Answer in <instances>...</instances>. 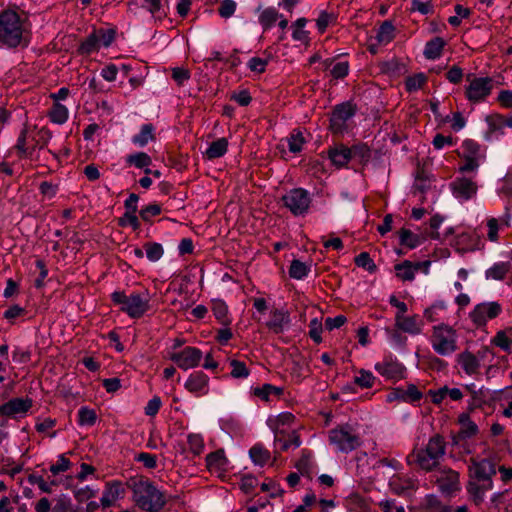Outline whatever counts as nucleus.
Returning a JSON list of instances; mask_svg holds the SVG:
<instances>
[{
  "label": "nucleus",
  "mask_w": 512,
  "mask_h": 512,
  "mask_svg": "<svg viewBox=\"0 0 512 512\" xmlns=\"http://www.w3.org/2000/svg\"><path fill=\"white\" fill-rule=\"evenodd\" d=\"M407 459L410 464H416L426 471H431L438 464V460L432 457L431 454L426 453L425 449L414 450L408 455Z\"/></svg>",
  "instance_id": "23"
},
{
  "label": "nucleus",
  "mask_w": 512,
  "mask_h": 512,
  "mask_svg": "<svg viewBox=\"0 0 512 512\" xmlns=\"http://www.w3.org/2000/svg\"><path fill=\"white\" fill-rule=\"evenodd\" d=\"M400 243L409 248H415L420 244V237L408 229H401L399 232Z\"/></svg>",
  "instance_id": "50"
},
{
  "label": "nucleus",
  "mask_w": 512,
  "mask_h": 512,
  "mask_svg": "<svg viewBox=\"0 0 512 512\" xmlns=\"http://www.w3.org/2000/svg\"><path fill=\"white\" fill-rule=\"evenodd\" d=\"M457 363L461 369L469 376L475 375L479 372L480 361L471 352L465 351L457 356Z\"/></svg>",
  "instance_id": "26"
},
{
  "label": "nucleus",
  "mask_w": 512,
  "mask_h": 512,
  "mask_svg": "<svg viewBox=\"0 0 512 512\" xmlns=\"http://www.w3.org/2000/svg\"><path fill=\"white\" fill-rule=\"evenodd\" d=\"M29 132L27 130H23L18 138L16 148L22 153L27 154L31 149L36 148L37 146L42 148L52 137L51 132L46 128H41L36 131L35 137L33 138V143H28Z\"/></svg>",
  "instance_id": "12"
},
{
  "label": "nucleus",
  "mask_w": 512,
  "mask_h": 512,
  "mask_svg": "<svg viewBox=\"0 0 512 512\" xmlns=\"http://www.w3.org/2000/svg\"><path fill=\"white\" fill-rule=\"evenodd\" d=\"M332 66L330 73L335 79H341L347 76L349 72V63L347 61L330 62Z\"/></svg>",
  "instance_id": "55"
},
{
  "label": "nucleus",
  "mask_w": 512,
  "mask_h": 512,
  "mask_svg": "<svg viewBox=\"0 0 512 512\" xmlns=\"http://www.w3.org/2000/svg\"><path fill=\"white\" fill-rule=\"evenodd\" d=\"M32 405L33 401L28 397L13 398L0 405V415L8 418H22L26 416Z\"/></svg>",
  "instance_id": "11"
},
{
  "label": "nucleus",
  "mask_w": 512,
  "mask_h": 512,
  "mask_svg": "<svg viewBox=\"0 0 512 512\" xmlns=\"http://www.w3.org/2000/svg\"><path fill=\"white\" fill-rule=\"evenodd\" d=\"M236 2L233 0H222L218 8L219 15L223 18L231 17L236 10Z\"/></svg>",
  "instance_id": "60"
},
{
  "label": "nucleus",
  "mask_w": 512,
  "mask_h": 512,
  "mask_svg": "<svg viewBox=\"0 0 512 512\" xmlns=\"http://www.w3.org/2000/svg\"><path fill=\"white\" fill-rule=\"evenodd\" d=\"M28 482L32 485H37L44 493H51L52 487L59 485V482L56 479H52L48 482L43 478V476L37 474H31L28 477Z\"/></svg>",
  "instance_id": "41"
},
{
  "label": "nucleus",
  "mask_w": 512,
  "mask_h": 512,
  "mask_svg": "<svg viewBox=\"0 0 512 512\" xmlns=\"http://www.w3.org/2000/svg\"><path fill=\"white\" fill-rule=\"evenodd\" d=\"M304 138L301 133H292L288 138L289 150L293 153H298L302 150Z\"/></svg>",
  "instance_id": "59"
},
{
  "label": "nucleus",
  "mask_w": 512,
  "mask_h": 512,
  "mask_svg": "<svg viewBox=\"0 0 512 512\" xmlns=\"http://www.w3.org/2000/svg\"><path fill=\"white\" fill-rule=\"evenodd\" d=\"M127 486L132 491L133 501L140 509L158 512L164 507L165 495L150 479L143 476L132 477Z\"/></svg>",
  "instance_id": "2"
},
{
  "label": "nucleus",
  "mask_w": 512,
  "mask_h": 512,
  "mask_svg": "<svg viewBox=\"0 0 512 512\" xmlns=\"http://www.w3.org/2000/svg\"><path fill=\"white\" fill-rule=\"evenodd\" d=\"M508 265L497 263L486 271V277L493 280H502L508 273Z\"/></svg>",
  "instance_id": "51"
},
{
  "label": "nucleus",
  "mask_w": 512,
  "mask_h": 512,
  "mask_svg": "<svg viewBox=\"0 0 512 512\" xmlns=\"http://www.w3.org/2000/svg\"><path fill=\"white\" fill-rule=\"evenodd\" d=\"M424 317L429 322L442 321L447 318V305L444 301H436L424 310Z\"/></svg>",
  "instance_id": "28"
},
{
  "label": "nucleus",
  "mask_w": 512,
  "mask_h": 512,
  "mask_svg": "<svg viewBox=\"0 0 512 512\" xmlns=\"http://www.w3.org/2000/svg\"><path fill=\"white\" fill-rule=\"evenodd\" d=\"M189 450L194 455H200L204 450V440L200 434H189L187 436Z\"/></svg>",
  "instance_id": "52"
},
{
  "label": "nucleus",
  "mask_w": 512,
  "mask_h": 512,
  "mask_svg": "<svg viewBox=\"0 0 512 512\" xmlns=\"http://www.w3.org/2000/svg\"><path fill=\"white\" fill-rule=\"evenodd\" d=\"M329 157L334 165L342 167L349 162L351 150L345 146L335 147L330 150Z\"/></svg>",
  "instance_id": "33"
},
{
  "label": "nucleus",
  "mask_w": 512,
  "mask_h": 512,
  "mask_svg": "<svg viewBox=\"0 0 512 512\" xmlns=\"http://www.w3.org/2000/svg\"><path fill=\"white\" fill-rule=\"evenodd\" d=\"M460 155L463 158H480V147L472 140H465L461 146Z\"/></svg>",
  "instance_id": "45"
},
{
  "label": "nucleus",
  "mask_w": 512,
  "mask_h": 512,
  "mask_svg": "<svg viewBox=\"0 0 512 512\" xmlns=\"http://www.w3.org/2000/svg\"><path fill=\"white\" fill-rule=\"evenodd\" d=\"M97 421L95 410L88 407H81L78 411V424L80 426H93Z\"/></svg>",
  "instance_id": "44"
},
{
  "label": "nucleus",
  "mask_w": 512,
  "mask_h": 512,
  "mask_svg": "<svg viewBox=\"0 0 512 512\" xmlns=\"http://www.w3.org/2000/svg\"><path fill=\"white\" fill-rule=\"evenodd\" d=\"M268 61L260 57H252L248 63V68L255 73H263L266 69Z\"/></svg>",
  "instance_id": "63"
},
{
  "label": "nucleus",
  "mask_w": 512,
  "mask_h": 512,
  "mask_svg": "<svg viewBox=\"0 0 512 512\" xmlns=\"http://www.w3.org/2000/svg\"><path fill=\"white\" fill-rule=\"evenodd\" d=\"M154 139V127L151 124H145L141 127L140 132L133 136L132 141L139 147H144L149 141Z\"/></svg>",
  "instance_id": "37"
},
{
  "label": "nucleus",
  "mask_w": 512,
  "mask_h": 512,
  "mask_svg": "<svg viewBox=\"0 0 512 512\" xmlns=\"http://www.w3.org/2000/svg\"><path fill=\"white\" fill-rule=\"evenodd\" d=\"M254 396L260 398L263 401L269 402L272 398H279L283 394V389L271 384H264L261 387H255L252 389Z\"/></svg>",
  "instance_id": "30"
},
{
  "label": "nucleus",
  "mask_w": 512,
  "mask_h": 512,
  "mask_svg": "<svg viewBox=\"0 0 512 512\" xmlns=\"http://www.w3.org/2000/svg\"><path fill=\"white\" fill-rule=\"evenodd\" d=\"M355 109L350 103L337 105L330 118V127L335 133H340L346 128L347 121L354 115Z\"/></svg>",
  "instance_id": "14"
},
{
  "label": "nucleus",
  "mask_w": 512,
  "mask_h": 512,
  "mask_svg": "<svg viewBox=\"0 0 512 512\" xmlns=\"http://www.w3.org/2000/svg\"><path fill=\"white\" fill-rule=\"evenodd\" d=\"M207 468L211 473L222 475L227 469L228 460L222 450L210 453L206 457Z\"/></svg>",
  "instance_id": "25"
},
{
  "label": "nucleus",
  "mask_w": 512,
  "mask_h": 512,
  "mask_svg": "<svg viewBox=\"0 0 512 512\" xmlns=\"http://www.w3.org/2000/svg\"><path fill=\"white\" fill-rule=\"evenodd\" d=\"M426 82L424 74H417L407 78L406 88L408 91H416L420 89Z\"/></svg>",
  "instance_id": "61"
},
{
  "label": "nucleus",
  "mask_w": 512,
  "mask_h": 512,
  "mask_svg": "<svg viewBox=\"0 0 512 512\" xmlns=\"http://www.w3.org/2000/svg\"><path fill=\"white\" fill-rule=\"evenodd\" d=\"M425 450L426 453L431 454L432 457L439 461V459L445 454L444 439L439 435H435L429 440Z\"/></svg>",
  "instance_id": "34"
},
{
  "label": "nucleus",
  "mask_w": 512,
  "mask_h": 512,
  "mask_svg": "<svg viewBox=\"0 0 512 512\" xmlns=\"http://www.w3.org/2000/svg\"><path fill=\"white\" fill-rule=\"evenodd\" d=\"M491 343L503 349L504 351H508L512 345V339L509 336L508 331L501 330L496 333V335L491 340Z\"/></svg>",
  "instance_id": "49"
},
{
  "label": "nucleus",
  "mask_w": 512,
  "mask_h": 512,
  "mask_svg": "<svg viewBox=\"0 0 512 512\" xmlns=\"http://www.w3.org/2000/svg\"><path fill=\"white\" fill-rule=\"evenodd\" d=\"M212 311L216 319L223 325H229L231 319L228 313V307L222 300H214L212 302Z\"/></svg>",
  "instance_id": "36"
},
{
  "label": "nucleus",
  "mask_w": 512,
  "mask_h": 512,
  "mask_svg": "<svg viewBox=\"0 0 512 512\" xmlns=\"http://www.w3.org/2000/svg\"><path fill=\"white\" fill-rule=\"evenodd\" d=\"M511 216L507 213L499 218H489L487 220V238L491 242H497L499 232L510 227Z\"/></svg>",
  "instance_id": "22"
},
{
  "label": "nucleus",
  "mask_w": 512,
  "mask_h": 512,
  "mask_svg": "<svg viewBox=\"0 0 512 512\" xmlns=\"http://www.w3.org/2000/svg\"><path fill=\"white\" fill-rule=\"evenodd\" d=\"M436 481L441 491L445 493H453L459 490V474L450 468L440 469Z\"/></svg>",
  "instance_id": "17"
},
{
  "label": "nucleus",
  "mask_w": 512,
  "mask_h": 512,
  "mask_svg": "<svg viewBox=\"0 0 512 512\" xmlns=\"http://www.w3.org/2000/svg\"><path fill=\"white\" fill-rule=\"evenodd\" d=\"M279 18H281V16L277 10L275 8L269 7L261 12L259 16V22L264 27V29H269Z\"/></svg>",
  "instance_id": "43"
},
{
  "label": "nucleus",
  "mask_w": 512,
  "mask_h": 512,
  "mask_svg": "<svg viewBox=\"0 0 512 512\" xmlns=\"http://www.w3.org/2000/svg\"><path fill=\"white\" fill-rule=\"evenodd\" d=\"M151 162V157L144 152H138L127 157V163L137 168L148 169Z\"/></svg>",
  "instance_id": "46"
},
{
  "label": "nucleus",
  "mask_w": 512,
  "mask_h": 512,
  "mask_svg": "<svg viewBox=\"0 0 512 512\" xmlns=\"http://www.w3.org/2000/svg\"><path fill=\"white\" fill-rule=\"evenodd\" d=\"M185 389L196 397H202L209 392V377L202 371L191 373L185 384Z\"/></svg>",
  "instance_id": "15"
},
{
  "label": "nucleus",
  "mask_w": 512,
  "mask_h": 512,
  "mask_svg": "<svg viewBox=\"0 0 512 512\" xmlns=\"http://www.w3.org/2000/svg\"><path fill=\"white\" fill-rule=\"evenodd\" d=\"M429 262H423V263H416L413 264L412 262L406 260L402 263L395 265V271L398 278H400L403 281H412L415 277V273L422 269L425 274L429 271Z\"/></svg>",
  "instance_id": "19"
},
{
  "label": "nucleus",
  "mask_w": 512,
  "mask_h": 512,
  "mask_svg": "<svg viewBox=\"0 0 512 512\" xmlns=\"http://www.w3.org/2000/svg\"><path fill=\"white\" fill-rule=\"evenodd\" d=\"M146 257L151 262L160 260L164 254V250L161 244L155 242H149L144 245Z\"/></svg>",
  "instance_id": "47"
},
{
  "label": "nucleus",
  "mask_w": 512,
  "mask_h": 512,
  "mask_svg": "<svg viewBox=\"0 0 512 512\" xmlns=\"http://www.w3.org/2000/svg\"><path fill=\"white\" fill-rule=\"evenodd\" d=\"M466 82L465 96L472 103L485 101L493 89V79L490 77H476L473 74H468Z\"/></svg>",
  "instance_id": "7"
},
{
  "label": "nucleus",
  "mask_w": 512,
  "mask_h": 512,
  "mask_svg": "<svg viewBox=\"0 0 512 512\" xmlns=\"http://www.w3.org/2000/svg\"><path fill=\"white\" fill-rule=\"evenodd\" d=\"M395 326L404 333L419 335L423 332L424 324L418 315H395Z\"/></svg>",
  "instance_id": "18"
},
{
  "label": "nucleus",
  "mask_w": 512,
  "mask_h": 512,
  "mask_svg": "<svg viewBox=\"0 0 512 512\" xmlns=\"http://www.w3.org/2000/svg\"><path fill=\"white\" fill-rule=\"evenodd\" d=\"M125 487L120 481H110L105 485L102 497L100 499L101 506L108 508L113 506L118 500L124 498Z\"/></svg>",
  "instance_id": "16"
},
{
  "label": "nucleus",
  "mask_w": 512,
  "mask_h": 512,
  "mask_svg": "<svg viewBox=\"0 0 512 512\" xmlns=\"http://www.w3.org/2000/svg\"><path fill=\"white\" fill-rule=\"evenodd\" d=\"M145 7L149 10L153 17L161 18L165 15V11L161 0H144Z\"/></svg>",
  "instance_id": "58"
},
{
  "label": "nucleus",
  "mask_w": 512,
  "mask_h": 512,
  "mask_svg": "<svg viewBox=\"0 0 512 512\" xmlns=\"http://www.w3.org/2000/svg\"><path fill=\"white\" fill-rule=\"evenodd\" d=\"M355 263L357 266L362 267L363 269H365L369 272H374L376 270V265H375L374 261L372 260L370 255L366 252L360 253L355 258Z\"/></svg>",
  "instance_id": "56"
},
{
  "label": "nucleus",
  "mask_w": 512,
  "mask_h": 512,
  "mask_svg": "<svg viewBox=\"0 0 512 512\" xmlns=\"http://www.w3.org/2000/svg\"><path fill=\"white\" fill-rule=\"evenodd\" d=\"M294 421L295 417L293 414L284 412L277 416L270 417L268 419V425L274 431L275 435H279L291 432L290 428L292 427Z\"/></svg>",
  "instance_id": "21"
},
{
  "label": "nucleus",
  "mask_w": 512,
  "mask_h": 512,
  "mask_svg": "<svg viewBox=\"0 0 512 512\" xmlns=\"http://www.w3.org/2000/svg\"><path fill=\"white\" fill-rule=\"evenodd\" d=\"M453 194L455 197L467 200L477 192V185L470 179L459 178L452 183Z\"/></svg>",
  "instance_id": "24"
},
{
  "label": "nucleus",
  "mask_w": 512,
  "mask_h": 512,
  "mask_svg": "<svg viewBox=\"0 0 512 512\" xmlns=\"http://www.w3.org/2000/svg\"><path fill=\"white\" fill-rule=\"evenodd\" d=\"M100 45L98 43V39L96 37L95 32L90 34L81 44L80 50L82 53L91 54L100 49Z\"/></svg>",
  "instance_id": "53"
},
{
  "label": "nucleus",
  "mask_w": 512,
  "mask_h": 512,
  "mask_svg": "<svg viewBox=\"0 0 512 512\" xmlns=\"http://www.w3.org/2000/svg\"><path fill=\"white\" fill-rule=\"evenodd\" d=\"M395 37V27L389 21L381 24L376 33V41L378 45L384 46L389 44Z\"/></svg>",
  "instance_id": "32"
},
{
  "label": "nucleus",
  "mask_w": 512,
  "mask_h": 512,
  "mask_svg": "<svg viewBox=\"0 0 512 512\" xmlns=\"http://www.w3.org/2000/svg\"><path fill=\"white\" fill-rule=\"evenodd\" d=\"M374 369L386 380L397 382L405 378V366L392 355L386 356L382 361L377 362Z\"/></svg>",
  "instance_id": "9"
},
{
  "label": "nucleus",
  "mask_w": 512,
  "mask_h": 512,
  "mask_svg": "<svg viewBox=\"0 0 512 512\" xmlns=\"http://www.w3.org/2000/svg\"><path fill=\"white\" fill-rule=\"evenodd\" d=\"M459 423L461 426L460 433L464 437H472L477 434L478 427L477 425L471 420L470 416L466 413H463L459 416Z\"/></svg>",
  "instance_id": "42"
},
{
  "label": "nucleus",
  "mask_w": 512,
  "mask_h": 512,
  "mask_svg": "<svg viewBox=\"0 0 512 512\" xmlns=\"http://www.w3.org/2000/svg\"><path fill=\"white\" fill-rule=\"evenodd\" d=\"M231 375L234 378H244L249 375L248 369L243 362L233 360L231 361Z\"/></svg>",
  "instance_id": "64"
},
{
  "label": "nucleus",
  "mask_w": 512,
  "mask_h": 512,
  "mask_svg": "<svg viewBox=\"0 0 512 512\" xmlns=\"http://www.w3.org/2000/svg\"><path fill=\"white\" fill-rule=\"evenodd\" d=\"M457 338V332L452 326L439 323L432 327L429 342L436 354L447 357L457 351Z\"/></svg>",
  "instance_id": "5"
},
{
  "label": "nucleus",
  "mask_w": 512,
  "mask_h": 512,
  "mask_svg": "<svg viewBox=\"0 0 512 512\" xmlns=\"http://www.w3.org/2000/svg\"><path fill=\"white\" fill-rule=\"evenodd\" d=\"M501 312L497 302L481 303L470 312V319L477 326H483L487 321L496 318Z\"/></svg>",
  "instance_id": "13"
},
{
  "label": "nucleus",
  "mask_w": 512,
  "mask_h": 512,
  "mask_svg": "<svg viewBox=\"0 0 512 512\" xmlns=\"http://www.w3.org/2000/svg\"><path fill=\"white\" fill-rule=\"evenodd\" d=\"M306 23L307 20L305 18H299L292 24V38L295 41L308 43L309 36L308 31L305 30Z\"/></svg>",
  "instance_id": "38"
},
{
  "label": "nucleus",
  "mask_w": 512,
  "mask_h": 512,
  "mask_svg": "<svg viewBox=\"0 0 512 512\" xmlns=\"http://www.w3.org/2000/svg\"><path fill=\"white\" fill-rule=\"evenodd\" d=\"M47 115L52 123L62 125L69 118V110L61 103H53Z\"/></svg>",
  "instance_id": "31"
},
{
  "label": "nucleus",
  "mask_w": 512,
  "mask_h": 512,
  "mask_svg": "<svg viewBox=\"0 0 512 512\" xmlns=\"http://www.w3.org/2000/svg\"><path fill=\"white\" fill-rule=\"evenodd\" d=\"M228 141L225 138H219L212 142L205 152L208 159H216L227 152Z\"/></svg>",
  "instance_id": "35"
},
{
  "label": "nucleus",
  "mask_w": 512,
  "mask_h": 512,
  "mask_svg": "<svg viewBox=\"0 0 512 512\" xmlns=\"http://www.w3.org/2000/svg\"><path fill=\"white\" fill-rule=\"evenodd\" d=\"M100 47H108L115 39V31L112 29H99L94 31Z\"/></svg>",
  "instance_id": "54"
},
{
  "label": "nucleus",
  "mask_w": 512,
  "mask_h": 512,
  "mask_svg": "<svg viewBox=\"0 0 512 512\" xmlns=\"http://www.w3.org/2000/svg\"><path fill=\"white\" fill-rule=\"evenodd\" d=\"M411 9L426 15L433 12V4L431 1L412 0Z\"/></svg>",
  "instance_id": "62"
},
{
  "label": "nucleus",
  "mask_w": 512,
  "mask_h": 512,
  "mask_svg": "<svg viewBox=\"0 0 512 512\" xmlns=\"http://www.w3.org/2000/svg\"><path fill=\"white\" fill-rule=\"evenodd\" d=\"M446 42L441 37H434L428 41L424 48V56L426 59L435 60L441 57Z\"/></svg>",
  "instance_id": "29"
},
{
  "label": "nucleus",
  "mask_w": 512,
  "mask_h": 512,
  "mask_svg": "<svg viewBox=\"0 0 512 512\" xmlns=\"http://www.w3.org/2000/svg\"><path fill=\"white\" fill-rule=\"evenodd\" d=\"M282 202L293 215L299 216L308 211L311 199L305 189L294 188L282 196Z\"/></svg>",
  "instance_id": "8"
},
{
  "label": "nucleus",
  "mask_w": 512,
  "mask_h": 512,
  "mask_svg": "<svg viewBox=\"0 0 512 512\" xmlns=\"http://www.w3.org/2000/svg\"><path fill=\"white\" fill-rule=\"evenodd\" d=\"M250 458L256 465L263 466L270 459V452L262 445L256 444L249 451Z\"/></svg>",
  "instance_id": "39"
},
{
  "label": "nucleus",
  "mask_w": 512,
  "mask_h": 512,
  "mask_svg": "<svg viewBox=\"0 0 512 512\" xmlns=\"http://www.w3.org/2000/svg\"><path fill=\"white\" fill-rule=\"evenodd\" d=\"M71 467V462L64 455H60L56 463L52 464L49 468L50 472L55 476L61 472H65L69 470Z\"/></svg>",
  "instance_id": "57"
},
{
  "label": "nucleus",
  "mask_w": 512,
  "mask_h": 512,
  "mask_svg": "<svg viewBox=\"0 0 512 512\" xmlns=\"http://www.w3.org/2000/svg\"><path fill=\"white\" fill-rule=\"evenodd\" d=\"M30 28L26 19L12 10L0 14V48L26 47Z\"/></svg>",
  "instance_id": "1"
},
{
  "label": "nucleus",
  "mask_w": 512,
  "mask_h": 512,
  "mask_svg": "<svg viewBox=\"0 0 512 512\" xmlns=\"http://www.w3.org/2000/svg\"><path fill=\"white\" fill-rule=\"evenodd\" d=\"M300 445V438L294 430L285 434L275 435V446L281 451L296 449Z\"/></svg>",
  "instance_id": "27"
},
{
  "label": "nucleus",
  "mask_w": 512,
  "mask_h": 512,
  "mask_svg": "<svg viewBox=\"0 0 512 512\" xmlns=\"http://www.w3.org/2000/svg\"><path fill=\"white\" fill-rule=\"evenodd\" d=\"M376 377L372 372L360 370L354 378V382L361 388H371L375 383Z\"/></svg>",
  "instance_id": "48"
},
{
  "label": "nucleus",
  "mask_w": 512,
  "mask_h": 512,
  "mask_svg": "<svg viewBox=\"0 0 512 512\" xmlns=\"http://www.w3.org/2000/svg\"><path fill=\"white\" fill-rule=\"evenodd\" d=\"M290 323V316L286 310L272 309L265 326L273 333L280 334Z\"/></svg>",
  "instance_id": "20"
},
{
  "label": "nucleus",
  "mask_w": 512,
  "mask_h": 512,
  "mask_svg": "<svg viewBox=\"0 0 512 512\" xmlns=\"http://www.w3.org/2000/svg\"><path fill=\"white\" fill-rule=\"evenodd\" d=\"M310 272V265L300 260H293L289 268V275L291 278L301 280Z\"/></svg>",
  "instance_id": "40"
},
{
  "label": "nucleus",
  "mask_w": 512,
  "mask_h": 512,
  "mask_svg": "<svg viewBox=\"0 0 512 512\" xmlns=\"http://www.w3.org/2000/svg\"><path fill=\"white\" fill-rule=\"evenodd\" d=\"M114 304L131 318H141L150 309V294L148 291L125 294L115 291L111 295Z\"/></svg>",
  "instance_id": "4"
},
{
  "label": "nucleus",
  "mask_w": 512,
  "mask_h": 512,
  "mask_svg": "<svg viewBox=\"0 0 512 512\" xmlns=\"http://www.w3.org/2000/svg\"><path fill=\"white\" fill-rule=\"evenodd\" d=\"M169 358L181 369L188 370L199 365L202 352L196 347H185L183 350L173 352Z\"/></svg>",
  "instance_id": "10"
},
{
  "label": "nucleus",
  "mask_w": 512,
  "mask_h": 512,
  "mask_svg": "<svg viewBox=\"0 0 512 512\" xmlns=\"http://www.w3.org/2000/svg\"><path fill=\"white\" fill-rule=\"evenodd\" d=\"M329 443L337 451L348 453L359 447L358 433L349 426H340L329 431Z\"/></svg>",
  "instance_id": "6"
},
{
  "label": "nucleus",
  "mask_w": 512,
  "mask_h": 512,
  "mask_svg": "<svg viewBox=\"0 0 512 512\" xmlns=\"http://www.w3.org/2000/svg\"><path fill=\"white\" fill-rule=\"evenodd\" d=\"M468 474L470 480L467 490L478 505L484 500L486 492L493 488L492 477L496 474V468L490 460L472 458L468 466Z\"/></svg>",
  "instance_id": "3"
}]
</instances>
